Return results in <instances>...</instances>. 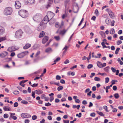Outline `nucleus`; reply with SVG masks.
I'll return each instance as SVG.
<instances>
[{
    "instance_id": "f257e3e1",
    "label": "nucleus",
    "mask_w": 123,
    "mask_h": 123,
    "mask_svg": "<svg viewBox=\"0 0 123 123\" xmlns=\"http://www.w3.org/2000/svg\"><path fill=\"white\" fill-rule=\"evenodd\" d=\"M19 15L23 18H26L28 15V12L26 10H21L18 12Z\"/></svg>"
},
{
    "instance_id": "f03ea898",
    "label": "nucleus",
    "mask_w": 123,
    "mask_h": 123,
    "mask_svg": "<svg viewBox=\"0 0 123 123\" xmlns=\"http://www.w3.org/2000/svg\"><path fill=\"white\" fill-rule=\"evenodd\" d=\"M12 12V8L10 7H7L4 10L5 14L6 15H10Z\"/></svg>"
},
{
    "instance_id": "7ed1b4c3",
    "label": "nucleus",
    "mask_w": 123,
    "mask_h": 123,
    "mask_svg": "<svg viewBox=\"0 0 123 123\" xmlns=\"http://www.w3.org/2000/svg\"><path fill=\"white\" fill-rule=\"evenodd\" d=\"M49 19L48 16L47 15L43 19L40 23V25L41 26H42V25H46V24L49 21Z\"/></svg>"
},
{
    "instance_id": "20e7f679",
    "label": "nucleus",
    "mask_w": 123,
    "mask_h": 123,
    "mask_svg": "<svg viewBox=\"0 0 123 123\" xmlns=\"http://www.w3.org/2000/svg\"><path fill=\"white\" fill-rule=\"evenodd\" d=\"M23 32L21 29H20L17 31L15 33V37L17 38H20L22 36Z\"/></svg>"
},
{
    "instance_id": "39448f33",
    "label": "nucleus",
    "mask_w": 123,
    "mask_h": 123,
    "mask_svg": "<svg viewBox=\"0 0 123 123\" xmlns=\"http://www.w3.org/2000/svg\"><path fill=\"white\" fill-rule=\"evenodd\" d=\"M54 15V13L52 12L51 11H48V12L47 16H48L49 18H50V19H51L50 23L52 21V20L51 19L53 17Z\"/></svg>"
},
{
    "instance_id": "423d86ee",
    "label": "nucleus",
    "mask_w": 123,
    "mask_h": 123,
    "mask_svg": "<svg viewBox=\"0 0 123 123\" xmlns=\"http://www.w3.org/2000/svg\"><path fill=\"white\" fill-rule=\"evenodd\" d=\"M21 116L22 117L29 118H30L31 116L28 114L27 113H23L21 114Z\"/></svg>"
},
{
    "instance_id": "0eeeda50",
    "label": "nucleus",
    "mask_w": 123,
    "mask_h": 123,
    "mask_svg": "<svg viewBox=\"0 0 123 123\" xmlns=\"http://www.w3.org/2000/svg\"><path fill=\"white\" fill-rule=\"evenodd\" d=\"M15 6L16 9H18L20 7L21 5L19 1H15Z\"/></svg>"
},
{
    "instance_id": "6e6552de",
    "label": "nucleus",
    "mask_w": 123,
    "mask_h": 123,
    "mask_svg": "<svg viewBox=\"0 0 123 123\" xmlns=\"http://www.w3.org/2000/svg\"><path fill=\"white\" fill-rule=\"evenodd\" d=\"M33 18L34 21H37L41 19V17L40 16L37 15L34 16L33 17Z\"/></svg>"
},
{
    "instance_id": "1a4fd4ad",
    "label": "nucleus",
    "mask_w": 123,
    "mask_h": 123,
    "mask_svg": "<svg viewBox=\"0 0 123 123\" xmlns=\"http://www.w3.org/2000/svg\"><path fill=\"white\" fill-rule=\"evenodd\" d=\"M108 14L110 17L112 19H114L115 18V16L112 11L109 13Z\"/></svg>"
},
{
    "instance_id": "9d476101",
    "label": "nucleus",
    "mask_w": 123,
    "mask_h": 123,
    "mask_svg": "<svg viewBox=\"0 0 123 123\" xmlns=\"http://www.w3.org/2000/svg\"><path fill=\"white\" fill-rule=\"evenodd\" d=\"M5 32V29L4 27L0 26V35L3 34Z\"/></svg>"
},
{
    "instance_id": "9b49d317",
    "label": "nucleus",
    "mask_w": 123,
    "mask_h": 123,
    "mask_svg": "<svg viewBox=\"0 0 123 123\" xmlns=\"http://www.w3.org/2000/svg\"><path fill=\"white\" fill-rule=\"evenodd\" d=\"M79 9L78 6L77 5L75 6L74 7L73 10L74 13H77Z\"/></svg>"
},
{
    "instance_id": "f8f14e48",
    "label": "nucleus",
    "mask_w": 123,
    "mask_h": 123,
    "mask_svg": "<svg viewBox=\"0 0 123 123\" xmlns=\"http://www.w3.org/2000/svg\"><path fill=\"white\" fill-rule=\"evenodd\" d=\"M16 49H15L14 46H12L11 47H9L7 49L8 51L10 52L12 51L16 50Z\"/></svg>"
},
{
    "instance_id": "ddd939ff",
    "label": "nucleus",
    "mask_w": 123,
    "mask_h": 123,
    "mask_svg": "<svg viewBox=\"0 0 123 123\" xmlns=\"http://www.w3.org/2000/svg\"><path fill=\"white\" fill-rule=\"evenodd\" d=\"M49 39L48 37H45L42 40V43L43 44L45 43L46 42H47Z\"/></svg>"
},
{
    "instance_id": "4468645a",
    "label": "nucleus",
    "mask_w": 123,
    "mask_h": 123,
    "mask_svg": "<svg viewBox=\"0 0 123 123\" xmlns=\"http://www.w3.org/2000/svg\"><path fill=\"white\" fill-rule=\"evenodd\" d=\"M8 54V53L7 52L4 51L0 54V56L2 57H4L6 56Z\"/></svg>"
},
{
    "instance_id": "2eb2a0df",
    "label": "nucleus",
    "mask_w": 123,
    "mask_h": 123,
    "mask_svg": "<svg viewBox=\"0 0 123 123\" xmlns=\"http://www.w3.org/2000/svg\"><path fill=\"white\" fill-rule=\"evenodd\" d=\"M31 45L29 43L26 44L23 47V48L25 49H27L31 47Z\"/></svg>"
},
{
    "instance_id": "dca6fc26",
    "label": "nucleus",
    "mask_w": 123,
    "mask_h": 123,
    "mask_svg": "<svg viewBox=\"0 0 123 123\" xmlns=\"http://www.w3.org/2000/svg\"><path fill=\"white\" fill-rule=\"evenodd\" d=\"M26 0L27 3L30 4H34L35 2V0Z\"/></svg>"
},
{
    "instance_id": "f3484780",
    "label": "nucleus",
    "mask_w": 123,
    "mask_h": 123,
    "mask_svg": "<svg viewBox=\"0 0 123 123\" xmlns=\"http://www.w3.org/2000/svg\"><path fill=\"white\" fill-rule=\"evenodd\" d=\"M70 1V0H65V1L64 5L66 9V8L67 6L69 4Z\"/></svg>"
},
{
    "instance_id": "a211bd4d",
    "label": "nucleus",
    "mask_w": 123,
    "mask_h": 123,
    "mask_svg": "<svg viewBox=\"0 0 123 123\" xmlns=\"http://www.w3.org/2000/svg\"><path fill=\"white\" fill-rule=\"evenodd\" d=\"M3 109L5 111H10L11 110V109L8 106H5L4 107Z\"/></svg>"
},
{
    "instance_id": "6ab92c4d",
    "label": "nucleus",
    "mask_w": 123,
    "mask_h": 123,
    "mask_svg": "<svg viewBox=\"0 0 123 123\" xmlns=\"http://www.w3.org/2000/svg\"><path fill=\"white\" fill-rule=\"evenodd\" d=\"M15 114L14 113H11L10 117L12 118L14 120H16L17 119V117L16 116H14V115H15Z\"/></svg>"
},
{
    "instance_id": "aec40b11",
    "label": "nucleus",
    "mask_w": 123,
    "mask_h": 123,
    "mask_svg": "<svg viewBox=\"0 0 123 123\" xmlns=\"http://www.w3.org/2000/svg\"><path fill=\"white\" fill-rule=\"evenodd\" d=\"M97 66L99 68H102V64L101 62L99 61H97Z\"/></svg>"
},
{
    "instance_id": "412c9836",
    "label": "nucleus",
    "mask_w": 123,
    "mask_h": 123,
    "mask_svg": "<svg viewBox=\"0 0 123 123\" xmlns=\"http://www.w3.org/2000/svg\"><path fill=\"white\" fill-rule=\"evenodd\" d=\"M99 34L101 35L102 37L103 38H105V35L104 32L101 31L99 32Z\"/></svg>"
},
{
    "instance_id": "4be33fe9",
    "label": "nucleus",
    "mask_w": 123,
    "mask_h": 123,
    "mask_svg": "<svg viewBox=\"0 0 123 123\" xmlns=\"http://www.w3.org/2000/svg\"><path fill=\"white\" fill-rule=\"evenodd\" d=\"M52 49L50 48H48L46 49L45 50V51L47 53H50L52 51Z\"/></svg>"
},
{
    "instance_id": "5701e85b",
    "label": "nucleus",
    "mask_w": 123,
    "mask_h": 123,
    "mask_svg": "<svg viewBox=\"0 0 123 123\" xmlns=\"http://www.w3.org/2000/svg\"><path fill=\"white\" fill-rule=\"evenodd\" d=\"M26 30L28 33H31L32 32L31 30L28 27L27 28Z\"/></svg>"
},
{
    "instance_id": "b1692460",
    "label": "nucleus",
    "mask_w": 123,
    "mask_h": 123,
    "mask_svg": "<svg viewBox=\"0 0 123 123\" xmlns=\"http://www.w3.org/2000/svg\"><path fill=\"white\" fill-rule=\"evenodd\" d=\"M6 39V37H0V43L1 42L4 40H5Z\"/></svg>"
},
{
    "instance_id": "393cba45",
    "label": "nucleus",
    "mask_w": 123,
    "mask_h": 123,
    "mask_svg": "<svg viewBox=\"0 0 123 123\" xmlns=\"http://www.w3.org/2000/svg\"><path fill=\"white\" fill-rule=\"evenodd\" d=\"M23 57L28 54L29 52L28 51H25L21 53Z\"/></svg>"
},
{
    "instance_id": "a878e982",
    "label": "nucleus",
    "mask_w": 123,
    "mask_h": 123,
    "mask_svg": "<svg viewBox=\"0 0 123 123\" xmlns=\"http://www.w3.org/2000/svg\"><path fill=\"white\" fill-rule=\"evenodd\" d=\"M44 35V32L43 31H42L40 34V35L39 36V38L41 37H43Z\"/></svg>"
},
{
    "instance_id": "bb28decb",
    "label": "nucleus",
    "mask_w": 123,
    "mask_h": 123,
    "mask_svg": "<svg viewBox=\"0 0 123 123\" xmlns=\"http://www.w3.org/2000/svg\"><path fill=\"white\" fill-rule=\"evenodd\" d=\"M67 31V30L64 29L63 30H62L61 31L60 33V34L62 35H63L66 33V32Z\"/></svg>"
},
{
    "instance_id": "cd10ccee",
    "label": "nucleus",
    "mask_w": 123,
    "mask_h": 123,
    "mask_svg": "<svg viewBox=\"0 0 123 123\" xmlns=\"http://www.w3.org/2000/svg\"><path fill=\"white\" fill-rule=\"evenodd\" d=\"M97 113L99 115L101 116H104V114L102 112H99L98 111H97Z\"/></svg>"
},
{
    "instance_id": "c85d7f7f",
    "label": "nucleus",
    "mask_w": 123,
    "mask_h": 123,
    "mask_svg": "<svg viewBox=\"0 0 123 123\" xmlns=\"http://www.w3.org/2000/svg\"><path fill=\"white\" fill-rule=\"evenodd\" d=\"M111 20L109 18H107L105 20V22L108 25H109L110 24Z\"/></svg>"
},
{
    "instance_id": "c756f323",
    "label": "nucleus",
    "mask_w": 123,
    "mask_h": 123,
    "mask_svg": "<svg viewBox=\"0 0 123 123\" xmlns=\"http://www.w3.org/2000/svg\"><path fill=\"white\" fill-rule=\"evenodd\" d=\"M110 68V67L109 66H108L105 68H104V70L106 72H108L109 71V69Z\"/></svg>"
},
{
    "instance_id": "7c9ffc66",
    "label": "nucleus",
    "mask_w": 123,
    "mask_h": 123,
    "mask_svg": "<svg viewBox=\"0 0 123 123\" xmlns=\"http://www.w3.org/2000/svg\"><path fill=\"white\" fill-rule=\"evenodd\" d=\"M17 57L18 58H22L24 57L21 53L18 54Z\"/></svg>"
},
{
    "instance_id": "2f4dec72",
    "label": "nucleus",
    "mask_w": 123,
    "mask_h": 123,
    "mask_svg": "<svg viewBox=\"0 0 123 123\" xmlns=\"http://www.w3.org/2000/svg\"><path fill=\"white\" fill-rule=\"evenodd\" d=\"M63 87L62 86H60L57 88V90L59 91L61 90H62L63 88Z\"/></svg>"
},
{
    "instance_id": "473e14b6",
    "label": "nucleus",
    "mask_w": 123,
    "mask_h": 123,
    "mask_svg": "<svg viewBox=\"0 0 123 123\" xmlns=\"http://www.w3.org/2000/svg\"><path fill=\"white\" fill-rule=\"evenodd\" d=\"M115 33L114 30V29L112 28L110 31V33L111 34H113Z\"/></svg>"
},
{
    "instance_id": "72a5a7b5",
    "label": "nucleus",
    "mask_w": 123,
    "mask_h": 123,
    "mask_svg": "<svg viewBox=\"0 0 123 123\" xmlns=\"http://www.w3.org/2000/svg\"><path fill=\"white\" fill-rule=\"evenodd\" d=\"M54 38L57 41L59 40L60 39V37L59 36H55L54 37Z\"/></svg>"
},
{
    "instance_id": "f704fd0d",
    "label": "nucleus",
    "mask_w": 123,
    "mask_h": 123,
    "mask_svg": "<svg viewBox=\"0 0 123 123\" xmlns=\"http://www.w3.org/2000/svg\"><path fill=\"white\" fill-rule=\"evenodd\" d=\"M114 96L116 99H117L119 98V95L117 93H115L114 94Z\"/></svg>"
},
{
    "instance_id": "c9c22d12",
    "label": "nucleus",
    "mask_w": 123,
    "mask_h": 123,
    "mask_svg": "<svg viewBox=\"0 0 123 123\" xmlns=\"http://www.w3.org/2000/svg\"><path fill=\"white\" fill-rule=\"evenodd\" d=\"M120 49V48H117L115 52V54L116 55L118 53V52L119 51V50Z\"/></svg>"
},
{
    "instance_id": "e433bc0d",
    "label": "nucleus",
    "mask_w": 123,
    "mask_h": 123,
    "mask_svg": "<svg viewBox=\"0 0 123 123\" xmlns=\"http://www.w3.org/2000/svg\"><path fill=\"white\" fill-rule=\"evenodd\" d=\"M94 80L96 81H100V78L97 77H95L94 78Z\"/></svg>"
},
{
    "instance_id": "4c0bfd02",
    "label": "nucleus",
    "mask_w": 123,
    "mask_h": 123,
    "mask_svg": "<svg viewBox=\"0 0 123 123\" xmlns=\"http://www.w3.org/2000/svg\"><path fill=\"white\" fill-rule=\"evenodd\" d=\"M93 67V65L91 64H89L87 67V68L88 69H90L92 68Z\"/></svg>"
},
{
    "instance_id": "58836bf2",
    "label": "nucleus",
    "mask_w": 123,
    "mask_h": 123,
    "mask_svg": "<svg viewBox=\"0 0 123 123\" xmlns=\"http://www.w3.org/2000/svg\"><path fill=\"white\" fill-rule=\"evenodd\" d=\"M43 25H42V26H41L40 25V26L37 28V30L38 31H40L42 28V26Z\"/></svg>"
},
{
    "instance_id": "ea45409f",
    "label": "nucleus",
    "mask_w": 123,
    "mask_h": 123,
    "mask_svg": "<svg viewBox=\"0 0 123 123\" xmlns=\"http://www.w3.org/2000/svg\"><path fill=\"white\" fill-rule=\"evenodd\" d=\"M61 77L59 75H57L56 76V79L57 80H59L61 79Z\"/></svg>"
},
{
    "instance_id": "a19ab883",
    "label": "nucleus",
    "mask_w": 123,
    "mask_h": 123,
    "mask_svg": "<svg viewBox=\"0 0 123 123\" xmlns=\"http://www.w3.org/2000/svg\"><path fill=\"white\" fill-rule=\"evenodd\" d=\"M105 83H108L109 81V78L108 77H107L105 78Z\"/></svg>"
},
{
    "instance_id": "79ce46f5",
    "label": "nucleus",
    "mask_w": 123,
    "mask_h": 123,
    "mask_svg": "<svg viewBox=\"0 0 123 123\" xmlns=\"http://www.w3.org/2000/svg\"><path fill=\"white\" fill-rule=\"evenodd\" d=\"M19 85L23 87L25 86V84H24V83L23 82H22L21 81L20 82Z\"/></svg>"
},
{
    "instance_id": "37998d69",
    "label": "nucleus",
    "mask_w": 123,
    "mask_h": 123,
    "mask_svg": "<svg viewBox=\"0 0 123 123\" xmlns=\"http://www.w3.org/2000/svg\"><path fill=\"white\" fill-rule=\"evenodd\" d=\"M55 25L56 27L58 28L59 27V23L58 22H56L55 23Z\"/></svg>"
},
{
    "instance_id": "c03bdc74",
    "label": "nucleus",
    "mask_w": 123,
    "mask_h": 123,
    "mask_svg": "<svg viewBox=\"0 0 123 123\" xmlns=\"http://www.w3.org/2000/svg\"><path fill=\"white\" fill-rule=\"evenodd\" d=\"M98 56H95V57L96 58H100L101 56V54H97Z\"/></svg>"
},
{
    "instance_id": "a18cd8bd",
    "label": "nucleus",
    "mask_w": 123,
    "mask_h": 123,
    "mask_svg": "<svg viewBox=\"0 0 123 123\" xmlns=\"http://www.w3.org/2000/svg\"><path fill=\"white\" fill-rule=\"evenodd\" d=\"M37 116L36 115H33L32 117V119L33 120H35L37 118Z\"/></svg>"
},
{
    "instance_id": "49530a36",
    "label": "nucleus",
    "mask_w": 123,
    "mask_h": 123,
    "mask_svg": "<svg viewBox=\"0 0 123 123\" xmlns=\"http://www.w3.org/2000/svg\"><path fill=\"white\" fill-rule=\"evenodd\" d=\"M52 3L48 2L46 8H48L50 6Z\"/></svg>"
},
{
    "instance_id": "de8ad7c7",
    "label": "nucleus",
    "mask_w": 123,
    "mask_h": 123,
    "mask_svg": "<svg viewBox=\"0 0 123 123\" xmlns=\"http://www.w3.org/2000/svg\"><path fill=\"white\" fill-rule=\"evenodd\" d=\"M122 43L121 41L119 40L117 41V45H119L121 44Z\"/></svg>"
},
{
    "instance_id": "09e8293b",
    "label": "nucleus",
    "mask_w": 123,
    "mask_h": 123,
    "mask_svg": "<svg viewBox=\"0 0 123 123\" xmlns=\"http://www.w3.org/2000/svg\"><path fill=\"white\" fill-rule=\"evenodd\" d=\"M18 105V103L17 102H15L14 103V107H17Z\"/></svg>"
},
{
    "instance_id": "8fccbe9b",
    "label": "nucleus",
    "mask_w": 123,
    "mask_h": 123,
    "mask_svg": "<svg viewBox=\"0 0 123 123\" xmlns=\"http://www.w3.org/2000/svg\"><path fill=\"white\" fill-rule=\"evenodd\" d=\"M8 115L7 114H5L4 115V117L5 118H7L8 117Z\"/></svg>"
},
{
    "instance_id": "3c124183",
    "label": "nucleus",
    "mask_w": 123,
    "mask_h": 123,
    "mask_svg": "<svg viewBox=\"0 0 123 123\" xmlns=\"http://www.w3.org/2000/svg\"><path fill=\"white\" fill-rule=\"evenodd\" d=\"M38 85V84L34 83L32 85H31V86L33 87H36Z\"/></svg>"
},
{
    "instance_id": "603ef678",
    "label": "nucleus",
    "mask_w": 123,
    "mask_h": 123,
    "mask_svg": "<svg viewBox=\"0 0 123 123\" xmlns=\"http://www.w3.org/2000/svg\"><path fill=\"white\" fill-rule=\"evenodd\" d=\"M101 44L103 46V48H105L106 46L105 45V43L104 42H103L101 43Z\"/></svg>"
},
{
    "instance_id": "864d4df0",
    "label": "nucleus",
    "mask_w": 123,
    "mask_h": 123,
    "mask_svg": "<svg viewBox=\"0 0 123 123\" xmlns=\"http://www.w3.org/2000/svg\"><path fill=\"white\" fill-rule=\"evenodd\" d=\"M105 10L106 12H108V14L109 13L112 11L109 8H107Z\"/></svg>"
},
{
    "instance_id": "5fc2aeb1",
    "label": "nucleus",
    "mask_w": 123,
    "mask_h": 123,
    "mask_svg": "<svg viewBox=\"0 0 123 123\" xmlns=\"http://www.w3.org/2000/svg\"><path fill=\"white\" fill-rule=\"evenodd\" d=\"M51 104L49 102L46 103L45 104V105L46 106H49L51 105Z\"/></svg>"
},
{
    "instance_id": "6e6d98bb",
    "label": "nucleus",
    "mask_w": 123,
    "mask_h": 123,
    "mask_svg": "<svg viewBox=\"0 0 123 123\" xmlns=\"http://www.w3.org/2000/svg\"><path fill=\"white\" fill-rule=\"evenodd\" d=\"M21 103H22L25 104H27L28 103V102L26 101L25 100H22L21 101Z\"/></svg>"
},
{
    "instance_id": "4d7b16f0",
    "label": "nucleus",
    "mask_w": 123,
    "mask_h": 123,
    "mask_svg": "<svg viewBox=\"0 0 123 123\" xmlns=\"http://www.w3.org/2000/svg\"><path fill=\"white\" fill-rule=\"evenodd\" d=\"M90 116L92 117H94L95 116V114L94 112L91 113L90 114Z\"/></svg>"
},
{
    "instance_id": "13d9d810",
    "label": "nucleus",
    "mask_w": 123,
    "mask_h": 123,
    "mask_svg": "<svg viewBox=\"0 0 123 123\" xmlns=\"http://www.w3.org/2000/svg\"><path fill=\"white\" fill-rule=\"evenodd\" d=\"M14 94H18L19 93V92L18 91H15L13 92Z\"/></svg>"
},
{
    "instance_id": "bf43d9fd",
    "label": "nucleus",
    "mask_w": 123,
    "mask_h": 123,
    "mask_svg": "<svg viewBox=\"0 0 123 123\" xmlns=\"http://www.w3.org/2000/svg\"><path fill=\"white\" fill-rule=\"evenodd\" d=\"M60 59L59 57L57 58L54 61V62H56L59 61L60 60Z\"/></svg>"
},
{
    "instance_id": "052dcab7",
    "label": "nucleus",
    "mask_w": 123,
    "mask_h": 123,
    "mask_svg": "<svg viewBox=\"0 0 123 123\" xmlns=\"http://www.w3.org/2000/svg\"><path fill=\"white\" fill-rule=\"evenodd\" d=\"M111 69L112 70V71L114 73L115 72L116 70L115 68L113 67H111Z\"/></svg>"
},
{
    "instance_id": "680f3d73",
    "label": "nucleus",
    "mask_w": 123,
    "mask_h": 123,
    "mask_svg": "<svg viewBox=\"0 0 123 123\" xmlns=\"http://www.w3.org/2000/svg\"><path fill=\"white\" fill-rule=\"evenodd\" d=\"M69 62V61L67 59L64 62V63L65 64H67V63H68Z\"/></svg>"
},
{
    "instance_id": "e2e57ef3",
    "label": "nucleus",
    "mask_w": 123,
    "mask_h": 123,
    "mask_svg": "<svg viewBox=\"0 0 123 123\" xmlns=\"http://www.w3.org/2000/svg\"><path fill=\"white\" fill-rule=\"evenodd\" d=\"M84 18H82L80 23L78 25L79 26H80L82 22L84 20Z\"/></svg>"
},
{
    "instance_id": "0e129e2a",
    "label": "nucleus",
    "mask_w": 123,
    "mask_h": 123,
    "mask_svg": "<svg viewBox=\"0 0 123 123\" xmlns=\"http://www.w3.org/2000/svg\"><path fill=\"white\" fill-rule=\"evenodd\" d=\"M60 82L62 84H65V81L63 80H61L60 81Z\"/></svg>"
},
{
    "instance_id": "69168bd1",
    "label": "nucleus",
    "mask_w": 123,
    "mask_h": 123,
    "mask_svg": "<svg viewBox=\"0 0 123 123\" xmlns=\"http://www.w3.org/2000/svg\"><path fill=\"white\" fill-rule=\"evenodd\" d=\"M40 51H38L36 54V55H35V57H37L38 55H39L40 54Z\"/></svg>"
},
{
    "instance_id": "338daca9",
    "label": "nucleus",
    "mask_w": 123,
    "mask_h": 123,
    "mask_svg": "<svg viewBox=\"0 0 123 123\" xmlns=\"http://www.w3.org/2000/svg\"><path fill=\"white\" fill-rule=\"evenodd\" d=\"M69 120H63V122L64 123H69Z\"/></svg>"
},
{
    "instance_id": "774afa93",
    "label": "nucleus",
    "mask_w": 123,
    "mask_h": 123,
    "mask_svg": "<svg viewBox=\"0 0 123 123\" xmlns=\"http://www.w3.org/2000/svg\"><path fill=\"white\" fill-rule=\"evenodd\" d=\"M94 13L96 15H98V10L97 9L95 10V11Z\"/></svg>"
}]
</instances>
